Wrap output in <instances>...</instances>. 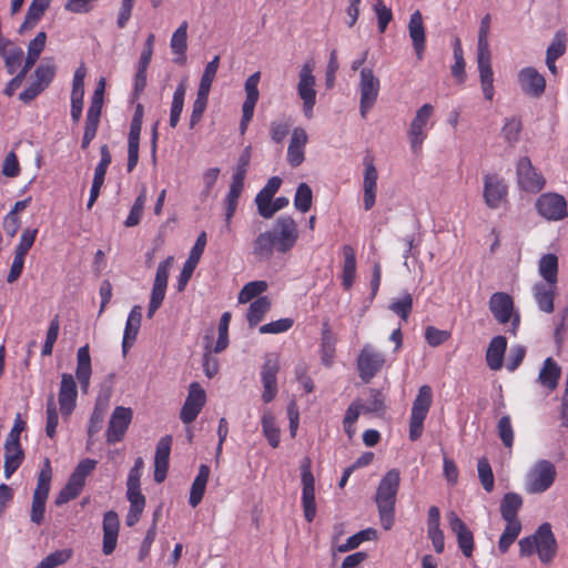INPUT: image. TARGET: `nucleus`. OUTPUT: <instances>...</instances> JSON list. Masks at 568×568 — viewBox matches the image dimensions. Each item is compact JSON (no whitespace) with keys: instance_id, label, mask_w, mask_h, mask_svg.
I'll return each mask as SVG.
<instances>
[{"instance_id":"nucleus-1","label":"nucleus","mask_w":568,"mask_h":568,"mask_svg":"<svg viewBox=\"0 0 568 568\" xmlns=\"http://www.w3.org/2000/svg\"><path fill=\"white\" fill-rule=\"evenodd\" d=\"M399 483V471L393 468L384 475L376 490L375 503L381 525L385 530H389L395 521V504Z\"/></svg>"},{"instance_id":"nucleus-2","label":"nucleus","mask_w":568,"mask_h":568,"mask_svg":"<svg viewBox=\"0 0 568 568\" xmlns=\"http://www.w3.org/2000/svg\"><path fill=\"white\" fill-rule=\"evenodd\" d=\"M491 17L486 14L481 21L478 31L477 42V64L479 70L480 85L484 98L493 101L495 95L494 72L491 69V54L488 43V33L490 30Z\"/></svg>"},{"instance_id":"nucleus-3","label":"nucleus","mask_w":568,"mask_h":568,"mask_svg":"<svg viewBox=\"0 0 568 568\" xmlns=\"http://www.w3.org/2000/svg\"><path fill=\"white\" fill-rule=\"evenodd\" d=\"M518 545L521 557L537 554L544 565H550L557 555V541L548 523L541 524L534 535L520 539Z\"/></svg>"},{"instance_id":"nucleus-4","label":"nucleus","mask_w":568,"mask_h":568,"mask_svg":"<svg viewBox=\"0 0 568 568\" xmlns=\"http://www.w3.org/2000/svg\"><path fill=\"white\" fill-rule=\"evenodd\" d=\"M433 403V390L430 386L419 387L416 398L413 402L412 414L409 418V439L417 440L424 429V420L427 417Z\"/></svg>"},{"instance_id":"nucleus-5","label":"nucleus","mask_w":568,"mask_h":568,"mask_svg":"<svg viewBox=\"0 0 568 568\" xmlns=\"http://www.w3.org/2000/svg\"><path fill=\"white\" fill-rule=\"evenodd\" d=\"M518 187L527 193H539L546 185L542 173L536 169L528 156H521L516 165Z\"/></svg>"},{"instance_id":"nucleus-6","label":"nucleus","mask_w":568,"mask_h":568,"mask_svg":"<svg viewBox=\"0 0 568 568\" xmlns=\"http://www.w3.org/2000/svg\"><path fill=\"white\" fill-rule=\"evenodd\" d=\"M556 478V468L548 460L537 462L527 475L526 489L531 494L546 491Z\"/></svg>"},{"instance_id":"nucleus-7","label":"nucleus","mask_w":568,"mask_h":568,"mask_svg":"<svg viewBox=\"0 0 568 568\" xmlns=\"http://www.w3.org/2000/svg\"><path fill=\"white\" fill-rule=\"evenodd\" d=\"M312 72L313 65L305 63L300 70L297 84V93L303 100V112L307 119L312 118L316 103L315 77Z\"/></svg>"},{"instance_id":"nucleus-8","label":"nucleus","mask_w":568,"mask_h":568,"mask_svg":"<svg viewBox=\"0 0 568 568\" xmlns=\"http://www.w3.org/2000/svg\"><path fill=\"white\" fill-rule=\"evenodd\" d=\"M272 233L280 253H287L292 250L298 239L297 224L290 215L280 216L275 221Z\"/></svg>"},{"instance_id":"nucleus-9","label":"nucleus","mask_w":568,"mask_h":568,"mask_svg":"<svg viewBox=\"0 0 568 568\" xmlns=\"http://www.w3.org/2000/svg\"><path fill=\"white\" fill-rule=\"evenodd\" d=\"M301 479L303 485L302 506L307 523H312L316 516L315 478L311 471V460L305 458L301 465Z\"/></svg>"},{"instance_id":"nucleus-10","label":"nucleus","mask_w":568,"mask_h":568,"mask_svg":"<svg viewBox=\"0 0 568 568\" xmlns=\"http://www.w3.org/2000/svg\"><path fill=\"white\" fill-rule=\"evenodd\" d=\"M535 206L538 214L548 221H560L567 216V202L557 193L541 194Z\"/></svg>"},{"instance_id":"nucleus-11","label":"nucleus","mask_w":568,"mask_h":568,"mask_svg":"<svg viewBox=\"0 0 568 568\" xmlns=\"http://www.w3.org/2000/svg\"><path fill=\"white\" fill-rule=\"evenodd\" d=\"M384 364V355L374 351L371 345H365L357 358V369L361 379L364 383H369L371 379L383 368Z\"/></svg>"},{"instance_id":"nucleus-12","label":"nucleus","mask_w":568,"mask_h":568,"mask_svg":"<svg viewBox=\"0 0 568 568\" xmlns=\"http://www.w3.org/2000/svg\"><path fill=\"white\" fill-rule=\"evenodd\" d=\"M359 91L361 115L365 118L367 111L375 104L379 91V80L374 75L372 69L363 68L361 70Z\"/></svg>"},{"instance_id":"nucleus-13","label":"nucleus","mask_w":568,"mask_h":568,"mask_svg":"<svg viewBox=\"0 0 568 568\" xmlns=\"http://www.w3.org/2000/svg\"><path fill=\"white\" fill-rule=\"evenodd\" d=\"M78 388L72 374L63 373L58 394L60 412L64 420L73 413L77 405Z\"/></svg>"},{"instance_id":"nucleus-14","label":"nucleus","mask_w":568,"mask_h":568,"mask_svg":"<svg viewBox=\"0 0 568 568\" xmlns=\"http://www.w3.org/2000/svg\"><path fill=\"white\" fill-rule=\"evenodd\" d=\"M206 402V395L201 385L192 383L189 388L187 397L181 408L180 418L184 424H191L201 413Z\"/></svg>"},{"instance_id":"nucleus-15","label":"nucleus","mask_w":568,"mask_h":568,"mask_svg":"<svg viewBox=\"0 0 568 568\" xmlns=\"http://www.w3.org/2000/svg\"><path fill=\"white\" fill-rule=\"evenodd\" d=\"M132 416L133 412L129 407L116 406L114 408L106 430V442L109 444H115L123 439Z\"/></svg>"},{"instance_id":"nucleus-16","label":"nucleus","mask_w":568,"mask_h":568,"mask_svg":"<svg viewBox=\"0 0 568 568\" xmlns=\"http://www.w3.org/2000/svg\"><path fill=\"white\" fill-rule=\"evenodd\" d=\"M206 245V233L202 232L192 247L187 260L185 261L178 281V291L182 292L190 281Z\"/></svg>"},{"instance_id":"nucleus-17","label":"nucleus","mask_w":568,"mask_h":568,"mask_svg":"<svg viewBox=\"0 0 568 568\" xmlns=\"http://www.w3.org/2000/svg\"><path fill=\"white\" fill-rule=\"evenodd\" d=\"M278 369L280 364L277 358L267 357L261 371V378L264 388L262 399L266 404L271 403L277 394L276 375L278 373Z\"/></svg>"},{"instance_id":"nucleus-18","label":"nucleus","mask_w":568,"mask_h":568,"mask_svg":"<svg viewBox=\"0 0 568 568\" xmlns=\"http://www.w3.org/2000/svg\"><path fill=\"white\" fill-rule=\"evenodd\" d=\"M520 89L531 98H539L546 89L545 78L534 68H525L518 74Z\"/></svg>"},{"instance_id":"nucleus-19","label":"nucleus","mask_w":568,"mask_h":568,"mask_svg":"<svg viewBox=\"0 0 568 568\" xmlns=\"http://www.w3.org/2000/svg\"><path fill=\"white\" fill-rule=\"evenodd\" d=\"M364 165H365V172H364V181H363V191H364L363 202H364V209L366 211H368L375 204L378 173H377L376 166L374 165L372 156L366 155L364 158Z\"/></svg>"},{"instance_id":"nucleus-20","label":"nucleus","mask_w":568,"mask_h":568,"mask_svg":"<svg viewBox=\"0 0 568 568\" xmlns=\"http://www.w3.org/2000/svg\"><path fill=\"white\" fill-rule=\"evenodd\" d=\"M448 524L453 532H455L458 546L466 557H470L474 549L473 532L468 529L466 524L457 516L456 513L450 511L447 515Z\"/></svg>"},{"instance_id":"nucleus-21","label":"nucleus","mask_w":568,"mask_h":568,"mask_svg":"<svg viewBox=\"0 0 568 568\" xmlns=\"http://www.w3.org/2000/svg\"><path fill=\"white\" fill-rule=\"evenodd\" d=\"M173 264V256H168L165 260L159 263L153 287L151 292L150 303L161 306L165 297L169 272Z\"/></svg>"},{"instance_id":"nucleus-22","label":"nucleus","mask_w":568,"mask_h":568,"mask_svg":"<svg viewBox=\"0 0 568 568\" xmlns=\"http://www.w3.org/2000/svg\"><path fill=\"white\" fill-rule=\"evenodd\" d=\"M307 141L308 136L303 128L293 130L287 148V162L292 168H297L304 162Z\"/></svg>"},{"instance_id":"nucleus-23","label":"nucleus","mask_w":568,"mask_h":568,"mask_svg":"<svg viewBox=\"0 0 568 568\" xmlns=\"http://www.w3.org/2000/svg\"><path fill=\"white\" fill-rule=\"evenodd\" d=\"M92 374L91 356L89 345L85 344L78 349L75 377L80 384L81 390L87 394L90 386Z\"/></svg>"},{"instance_id":"nucleus-24","label":"nucleus","mask_w":568,"mask_h":568,"mask_svg":"<svg viewBox=\"0 0 568 568\" xmlns=\"http://www.w3.org/2000/svg\"><path fill=\"white\" fill-rule=\"evenodd\" d=\"M142 321V308L140 305L133 306L131 312L129 313L125 328L123 333L122 339V353L125 356L129 349L132 347L133 343L136 339L140 326Z\"/></svg>"},{"instance_id":"nucleus-25","label":"nucleus","mask_w":568,"mask_h":568,"mask_svg":"<svg viewBox=\"0 0 568 568\" xmlns=\"http://www.w3.org/2000/svg\"><path fill=\"white\" fill-rule=\"evenodd\" d=\"M508 322H510L508 332L516 335L520 323V315L514 307L513 298L508 294L499 292V324Z\"/></svg>"},{"instance_id":"nucleus-26","label":"nucleus","mask_w":568,"mask_h":568,"mask_svg":"<svg viewBox=\"0 0 568 568\" xmlns=\"http://www.w3.org/2000/svg\"><path fill=\"white\" fill-rule=\"evenodd\" d=\"M4 477L9 479L20 467L24 459V452L20 443H4Z\"/></svg>"},{"instance_id":"nucleus-27","label":"nucleus","mask_w":568,"mask_h":568,"mask_svg":"<svg viewBox=\"0 0 568 568\" xmlns=\"http://www.w3.org/2000/svg\"><path fill=\"white\" fill-rule=\"evenodd\" d=\"M408 32L415 52L418 59H422V54L425 50V28L420 11L416 10L414 13H412L408 23Z\"/></svg>"},{"instance_id":"nucleus-28","label":"nucleus","mask_w":568,"mask_h":568,"mask_svg":"<svg viewBox=\"0 0 568 568\" xmlns=\"http://www.w3.org/2000/svg\"><path fill=\"white\" fill-rule=\"evenodd\" d=\"M274 250L277 251V244L270 231L260 233L253 241L252 254L258 261H268L273 256Z\"/></svg>"},{"instance_id":"nucleus-29","label":"nucleus","mask_w":568,"mask_h":568,"mask_svg":"<svg viewBox=\"0 0 568 568\" xmlns=\"http://www.w3.org/2000/svg\"><path fill=\"white\" fill-rule=\"evenodd\" d=\"M187 26V21H183L171 38L170 47L172 52L176 55L174 62L178 64H184L186 61Z\"/></svg>"},{"instance_id":"nucleus-30","label":"nucleus","mask_w":568,"mask_h":568,"mask_svg":"<svg viewBox=\"0 0 568 568\" xmlns=\"http://www.w3.org/2000/svg\"><path fill=\"white\" fill-rule=\"evenodd\" d=\"M560 375L561 368L559 365L551 357H548L539 371L538 382L551 392L557 388Z\"/></svg>"},{"instance_id":"nucleus-31","label":"nucleus","mask_w":568,"mask_h":568,"mask_svg":"<svg viewBox=\"0 0 568 568\" xmlns=\"http://www.w3.org/2000/svg\"><path fill=\"white\" fill-rule=\"evenodd\" d=\"M210 467L205 464L200 465L199 473L192 483L189 504L196 507L203 499L206 484L210 477Z\"/></svg>"},{"instance_id":"nucleus-32","label":"nucleus","mask_w":568,"mask_h":568,"mask_svg":"<svg viewBox=\"0 0 568 568\" xmlns=\"http://www.w3.org/2000/svg\"><path fill=\"white\" fill-rule=\"evenodd\" d=\"M534 297L538 308L545 313H552L555 300V285L537 283L534 286Z\"/></svg>"},{"instance_id":"nucleus-33","label":"nucleus","mask_w":568,"mask_h":568,"mask_svg":"<svg viewBox=\"0 0 568 568\" xmlns=\"http://www.w3.org/2000/svg\"><path fill=\"white\" fill-rule=\"evenodd\" d=\"M514 429L510 424L509 416L499 418V439L507 448V452L499 454V464L508 463L511 458V447L514 444Z\"/></svg>"},{"instance_id":"nucleus-34","label":"nucleus","mask_w":568,"mask_h":568,"mask_svg":"<svg viewBox=\"0 0 568 568\" xmlns=\"http://www.w3.org/2000/svg\"><path fill=\"white\" fill-rule=\"evenodd\" d=\"M23 50L11 41V44L1 45L0 57L9 74H13L23 61Z\"/></svg>"},{"instance_id":"nucleus-35","label":"nucleus","mask_w":568,"mask_h":568,"mask_svg":"<svg viewBox=\"0 0 568 568\" xmlns=\"http://www.w3.org/2000/svg\"><path fill=\"white\" fill-rule=\"evenodd\" d=\"M57 72L53 58H44L42 62L36 68L33 72L34 81H32L39 88L44 90L50 85Z\"/></svg>"},{"instance_id":"nucleus-36","label":"nucleus","mask_w":568,"mask_h":568,"mask_svg":"<svg viewBox=\"0 0 568 568\" xmlns=\"http://www.w3.org/2000/svg\"><path fill=\"white\" fill-rule=\"evenodd\" d=\"M344 265H343V286L349 290L354 284L356 276V256L351 245L343 246Z\"/></svg>"},{"instance_id":"nucleus-37","label":"nucleus","mask_w":568,"mask_h":568,"mask_svg":"<svg viewBox=\"0 0 568 568\" xmlns=\"http://www.w3.org/2000/svg\"><path fill=\"white\" fill-rule=\"evenodd\" d=\"M281 184L282 179L280 176H272L271 179H268L265 186L257 193L255 197V203L258 213L262 211L265 212V207L272 202Z\"/></svg>"},{"instance_id":"nucleus-38","label":"nucleus","mask_w":568,"mask_h":568,"mask_svg":"<svg viewBox=\"0 0 568 568\" xmlns=\"http://www.w3.org/2000/svg\"><path fill=\"white\" fill-rule=\"evenodd\" d=\"M261 424L263 435L267 439L268 444L273 448H277L281 442V430L275 423L274 415L268 409L264 410Z\"/></svg>"},{"instance_id":"nucleus-39","label":"nucleus","mask_w":568,"mask_h":568,"mask_svg":"<svg viewBox=\"0 0 568 568\" xmlns=\"http://www.w3.org/2000/svg\"><path fill=\"white\" fill-rule=\"evenodd\" d=\"M271 300L267 296H260L251 303L246 318L251 327L256 326L271 310Z\"/></svg>"},{"instance_id":"nucleus-40","label":"nucleus","mask_w":568,"mask_h":568,"mask_svg":"<svg viewBox=\"0 0 568 568\" xmlns=\"http://www.w3.org/2000/svg\"><path fill=\"white\" fill-rule=\"evenodd\" d=\"M506 527L499 536V552H505L509 546L517 539L521 531V523L518 518L504 519Z\"/></svg>"},{"instance_id":"nucleus-41","label":"nucleus","mask_w":568,"mask_h":568,"mask_svg":"<svg viewBox=\"0 0 568 568\" xmlns=\"http://www.w3.org/2000/svg\"><path fill=\"white\" fill-rule=\"evenodd\" d=\"M539 274L547 284L555 285L558 274V258L555 254H546L539 261Z\"/></svg>"},{"instance_id":"nucleus-42","label":"nucleus","mask_w":568,"mask_h":568,"mask_svg":"<svg viewBox=\"0 0 568 568\" xmlns=\"http://www.w3.org/2000/svg\"><path fill=\"white\" fill-rule=\"evenodd\" d=\"M523 506V498L515 493H507L500 501V514L503 519L517 518V513Z\"/></svg>"},{"instance_id":"nucleus-43","label":"nucleus","mask_w":568,"mask_h":568,"mask_svg":"<svg viewBox=\"0 0 568 568\" xmlns=\"http://www.w3.org/2000/svg\"><path fill=\"white\" fill-rule=\"evenodd\" d=\"M52 478V469L50 465V460L47 458L44 460L43 467L41 468L38 480H37V487L33 491L32 497H40L43 499H48L49 491H50V483Z\"/></svg>"},{"instance_id":"nucleus-44","label":"nucleus","mask_w":568,"mask_h":568,"mask_svg":"<svg viewBox=\"0 0 568 568\" xmlns=\"http://www.w3.org/2000/svg\"><path fill=\"white\" fill-rule=\"evenodd\" d=\"M377 538V531L374 528L363 529L353 536L348 537L345 544L337 547V551L347 552L357 548L362 542L366 540H374Z\"/></svg>"},{"instance_id":"nucleus-45","label":"nucleus","mask_w":568,"mask_h":568,"mask_svg":"<svg viewBox=\"0 0 568 568\" xmlns=\"http://www.w3.org/2000/svg\"><path fill=\"white\" fill-rule=\"evenodd\" d=\"M323 326L324 327L322 331V344H321L322 362L326 366H329L332 364L334 353H335L336 338L333 335V333L331 332L327 323H324Z\"/></svg>"},{"instance_id":"nucleus-46","label":"nucleus","mask_w":568,"mask_h":568,"mask_svg":"<svg viewBox=\"0 0 568 568\" xmlns=\"http://www.w3.org/2000/svg\"><path fill=\"white\" fill-rule=\"evenodd\" d=\"M453 52H454L455 63L452 67V75L457 80V82L459 84H462L466 80V72H465L464 52H463L462 42H460L459 38L455 39Z\"/></svg>"},{"instance_id":"nucleus-47","label":"nucleus","mask_w":568,"mask_h":568,"mask_svg":"<svg viewBox=\"0 0 568 568\" xmlns=\"http://www.w3.org/2000/svg\"><path fill=\"white\" fill-rule=\"evenodd\" d=\"M244 185L237 183H231L230 191L226 195V212H225V224L227 231L231 230V220L237 207L239 197L243 191Z\"/></svg>"},{"instance_id":"nucleus-48","label":"nucleus","mask_w":568,"mask_h":568,"mask_svg":"<svg viewBox=\"0 0 568 568\" xmlns=\"http://www.w3.org/2000/svg\"><path fill=\"white\" fill-rule=\"evenodd\" d=\"M145 202H146V190H145V187H143L142 191L140 192V194L138 195V197L135 199V201L130 210V213L124 222V225L126 227H132L140 223Z\"/></svg>"},{"instance_id":"nucleus-49","label":"nucleus","mask_w":568,"mask_h":568,"mask_svg":"<svg viewBox=\"0 0 568 568\" xmlns=\"http://www.w3.org/2000/svg\"><path fill=\"white\" fill-rule=\"evenodd\" d=\"M313 192L306 183H300L294 196V206L296 210L305 213L310 211L312 206Z\"/></svg>"},{"instance_id":"nucleus-50","label":"nucleus","mask_w":568,"mask_h":568,"mask_svg":"<svg viewBox=\"0 0 568 568\" xmlns=\"http://www.w3.org/2000/svg\"><path fill=\"white\" fill-rule=\"evenodd\" d=\"M260 77H261V73L255 72L246 79L245 85H244L245 92H246V98L243 103V106L250 108V109L255 108L257 100H258V95H260L258 89H257Z\"/></svg>"},{"instance_id":"nucleus-51","label":"nucleus","mask_w":568,"mask_h":568,"mask_svg":"<svg viewBox=\"0 0 568 568\" xmlns=\"http://www.w3.org/2000/svg\"><path fill=\"white\" fill-rule=\"evenodd\" d=\"M219 65L220 57L215 55L213 60L205 65L197 91L210 93Z\"/></svg>"},{"instance_id":"nucleus-52","label":"nucleus","mask_w":568,"mask_h":568,"mask_svg":"<svg viewBox=\"0 0 568 568\" xmlns=\"http://www.w3.org/2000/svg\"><path fill=\"white\" fill-rule=\"evenodd\" d=\"M477 471L483 488L490 493L494 490L495 479L491 466L487 458L483 457L478 460Z\"/></svg>"},{"instance_id":"nucleus-53","label":"nucleus","mask_w":568,"mask_h":568,"mask_svg":"<svg viewBox=\"0 0 568 568\" xmlns=\"http://www.w3.org/2000/svg\"><path fill=\"white\" fill-rule=\"evenodd\" d=\"M369 400L367 404H363V413L364 414H384L386 410L385 406V397L382 393V390L376 388H369Z\"/></svg>"},{"instance_id":"nucleus-54","label":"nucleus","mask_w":568,"mask_h":568,"mask_svg":"<svg viewBox=\"0 0 568 568\" xmlns=\"http://www.w3.org/2000/svg\"><path fill=\"white\" fill-rule=\"evenodd\" d=\"M251 151H252L251 146H246L243 150V152L240 154V156L237 159V164L235 166V170H234V173L232 176L233 183L244 185L245 175H246L250 162H251Z\"/></svg>"},{"instance_id":"nucleus-55","label":"nucleus","mask_w":568,"mask_h":568,"mask_svg":"<svg viewBox=\"0 0 568 568\" xmlns=\"http://www.w3.org/2000/svg\"><path fill=\"white\" fill-rule=\"evenodd\" d=\"M72 557L71 549L55 550L44 557L36 568H55L65 564Z\"/></svg>"},{"instance_id":"nucleus-56","label":"nucleus","mask_w":568,"mask_h":568,"mask_svg":"<svg viewBox=\"0 0 568 568\" xmlns=\"http://www.w3.org/2000/svg\"><path fill=\"white\" fill-rule=\"evenodd\" d=\"M267 290V283L265 281H253L248 282L243 286L239 294L240 303H247L253 298L261 295L263 292Z\"/></svg>"},{"instance_id":"nucleus-57","label":"nucleus","mask_w":568,"mask_h":568,"mask_svg":"<svg viewBox=\"0 0 568 568\" xmlns=\"http://www.w3.org/2000/svg\"><path fill=\"white\" fill-rule=\"evenodd\" d=\"M521 129L523 124L519 118L511 116L506 119L503 126V135L509 145H514L516 142H518Z\"/></svg>"},{"instance_id":"nucleus-58","label":"nucleus","mask_w":568,"mask_h":568,"mask_svg":"<svg viewBox=\"0 0 568 568\" xmlns=\"http://www.w3.org/2000/svg\"><path fill=\"white\" fill-rule=\"evenodd\" d=\"M45 11L47 9L41 8L40 6H36V3H30L26 13L24 21L18 30L19 33L22 34L26 31L33 29L41 20Z\"/></svg>"},{"instance_id":"nucleus-59","label":"nucleus","mask_w":568,"mask_h":568,"mask_svg":"<svg viewBox=\"0 0 568 568\" xmlns=\"http://www.w3.org/2000/svg\"><path fill=\"white\" fill-rule=\"evenodd\" d=\"M95 466L97 462L94 459L85 458L77 465L69 478L84 487L87 477L94 470Z\"/></svg>"},{"instance_id":"nucleus-60","label":"nucleus","mask_w":568,"mask_h":568,"mask_svg":"<svg viewBox=\"0 0 568 568\" xmlns=\"http://www.w3.org/2000/svg\"><path fill=\"white\" fill-rule=\"evenodd\" d=\"M567 36L564 31H557L546 51L547 60H557L566 52Z\"/></svg>"},{"instance_id":"nucleus-61","label":"nucleus","mask_w":568,"mask_h":568,"mask_svg":"<svg viewBox=\"0 0 568 568\" xmlns=\"http://www.w3.org/2000/svg\"><path fill=\"white\" fill-rule=\"evenodd\" d=\"M59 415L53 395H50L47 400V425L45 434L48 437L53 438L57 433Z\"/></svg>"},{"instance_id":"nucleus-62","label":"nucleus","mask_w":568,"mask_h":568,"mask_svg":"<svg viewBox=\"0 0 568 568\" xmlns=\"http://www.w3.org/2000/svg\"><path fill=\"white\" fill-rule=\"evenodd\" d=\"M59 329H60L59 316L55 315L54 318L50 322L48 331H47L45 342H44V344L42 346V351H41L42 356H49L52 354L53 346L58 339Z\"/></svg>"},{"instance_id":"nucleus-63","label":"nucleus","mask_w":568,"mask_h":568,"mask_svg":"<svg viewBox=\"0 0 568 568\" xmlns=\"http://www.w3.org/2000/svg\"><path fill=\"white\" fill-rule=\"evenodd\" d=\"M484 200L490 209L497 207V179L495 175L487 174L484 179Z\"/></svg>"},{"instance_id":"nucleus-64","label":"nucleus","mask_w":568,"mask_h":568,"mask_svg":"<svg viewBox=\"0 0 568 568\" xmlns=\"http://www.w3.org/2000/svg\"><path fill=\"white\" fill-rule=\"evenodd\" d=\"M413 308V297L405 293L399 300L389 305V310L397 314L402 320L407 321Z\"/></svg>"}]
</instances>
